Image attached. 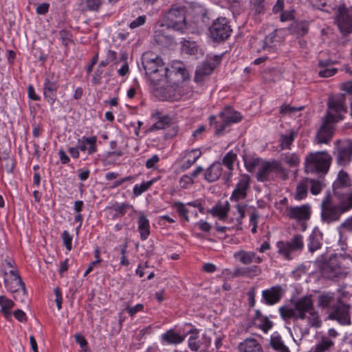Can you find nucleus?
<instances>
[{"mask_svg":"<svg viewBox=\"0 0 352 352\" xmlns=\"http://www.w3.org/2000/svg\"><path fill=\"white\" fill-rule=\"evenodd\" d=\"M154 180L152 179L146 182H142L140 185L136 184L133 189V194L135 196L140 195L142 193L147 190L151 186Z\"/></svg>","mask_w":352,"mask_h":352,"instance_id":"nucleus-43","label":"nucleus"},{"mask_svg":"<svg viewBox=\"0 0 352 352\" xmlns=\"http://www.w3.org/2000/svg\"><path fill=\"white\" fill-rule=\"evenodd\" d=\"M287 216L291 219L298 222L305 221L310 219L311 207L308 204L300 206H288L286 208Z\"/></svg>","mask_w":352,"mask_h":352,"instance_id":"nucleus-16","label":"nucleus"},{"mask_svg":"<svg viewBox=\"0 0 352 352\" xmlns=\"http://www.w3.org/2000/svg\"><path fill=\"white\" fill-rule=\"evenodd\" d=\"M333 344L334 342L331 339L322 337L321 341L316 345L315 349L309 352H325L333 346Z\"/></svg>","mask_w":352,"mask_h":352,"instance_id":"nucleus-33","label":"nucleus"},{"mask_svg":"<svg viewBox=\"0 0 352 352\" xmlns=\"http://www.w3.org/2000/svg\"><path fill=\"white\" fill-rule=\"evenodd\" d=\"M308 320L311 326L318 327L320 326V320L317 313L314 309L309 313Z\"/></svg>","mask_w":352,"mask_h":352,"instance_id":"nucleus-54","label":"nucleus"},{"mask_svg":"<svg viewBox=\"0 0 352 352\" xmlns=\"http://www.w3.org/2000/svg\"><path fill=\"white\" fill-rule=\"evenodd\" d=\"M160 161V157L157 155H154L152 157L148 159L146 162V167L147 168H155V164Z\"/></svg>","mask_w":352,"mask_h":352,"instance_id":"nucleus-60","label":"nucleus"},{"mask_svg":"<svg viewBox=\"0 0 352 352\" xmlns=\"http://www.w3.org/2000/svg\"><path fill=\"white\" fill-rule=\"evenodd\" d=\"M294 10H286L281 13L280 14V21H292L294 19Z\"/></svg>","mask_w":352,"mask_h":352,"instance_id":"nucleus-58","label":"nucleus"},{"mask_svg":"<svg viewBox=\"0 0 352 352\" xmlns=\"http://www.w3.org/2000/svg\"><path fill=\"white\" fill-rule=\"evenodd\" d=\"M334 122H336V119L333 115L329 113L325 116L322 124L316 136V141L318 144H328L331 140L334 133L333 126Z\"/></svg>","mask_w":352,"mask_h":352,"instance_id":"nucleus-9","label":"nucleus"},{"mask_svg":"<svg viewBox=\"0 0 352 352\" xmlns=\"http://www.w3.org/2000/svg\"><path fill=\"white\" fill-rule=\"evenodd\" d=\"M349 182V177L346 173L340 171L338 174V182L333 184V187L340 184L342 186H347Z\"/></svg>","mask_w":352,"mask_h":352,"instance_id":"nucleus-49","label":"nucleus"},{"mask_svg":"<svg viewBox=\"0 0 352 352\" xmlns=\"http://www.w3.org/2000/svg\"><path fill=\"white\" fill-rule=\"evenodd\" d=\"M232 32L230 22L226 17H219L214 20L209 28L211 38L216 42L227 40Z\"/></svg>","mask_w":352,"mask_h":352,"instance_id":"nucleus-5","label":"nucleus"},{"mask_svg":"<svg viewBox=\"0 0 352 352\" xmlns=\"http://www.w3.org/2000/svg\"><path fill=\"white\" fill-rule=\"evenodd\" d=\"M308 248L311 252H314L321 248L320 239L316 234H311L309 236Z\"/></svg>","mask_w":352,"mask_h":352,"instance_id":"nucleus-41","label":"nucleus"},{"mask_svg":"<svg viewBox=\"0 0 352 352\" xmlns=\"http://www.w3.org/2000/svg\"><path fill=\"white\" fill-rule=\"evenodd\" d=\"M236 160V154L232 151H230L223 157V164L225 165L228 170L232 171L233 170V164L234 161Z\"/></svg>","mask_w":352,"mask_h":352,"instance_id":"nucleus-39","label":"nucleus"},{"mask_svg":"<svg viewBox=\"0 0 352 352\" xmlns=\"http://www.w3.org/2000/svg\"><path fill=\"white\" fill-rule=\"evenodd\" d=\"M337 72V69L332 68L328 69L324 68V69L319 72V76L322 78H327L333 76Z\"/></svg>","mask_w":352,"mask_h":352,"instance_id":"nucleus-63","label":"nucleus"},{"mask_svg":"<svg viewBox=\"0 0 352 352\" xmlns=\"http://www.w3.org/2000/svg\"><path fill=\"white\" fill-rule=\"evenodd\" d=\"M163 341L167 344H179L184 340L185 337L175 332L173 330H168L162 336Z\"/></svg>","mask_w":352,"mask_h":352,"instance_id":"nucleus-30","label":"nucleus"},{"mask_svg":"<svg viewBox=\"0 0 352 352\" xmlns=\"http://www.w3.org/2000/svg\"><path fill=\"white\" fill-rule=\"evenodd\" d=\"M277 36V30H274L272 32L265 36L264 40V44L263 46V49L272 47V43L275 41V38Z\"/></svg>","mask_w":352,"mask_h":352,"instance_id":"nucleus-50","label":"nucleus"},{"mask_svg":"<svg viewBox=\"0 0 352 352\" xmlns=\"http://www.w3.org/2000/svg\"><path fill=\"white\" fill-rule=\"evenodd\" d=\"M240 352H263V349L256 340L248 338L239 345Z\"/></svg>","mask_w":352,"mask_h":352,"instance_id":"nucleus-26","label":"nucleus"},{"mask_svg":"<svg viewBox=\"0 0 352 352\" xmlns=\"http://www.w3.org/2000/svg\"><path fill=\"white\" fill-rule=\"evenodd\" d=\"M327 106L328 111L326 115L329 113L333 115L336 119V122L342 120L344 118L342 113L347 111L345 95L341 94L329 97Z\"/></svg>","mask_w":352,"mask_h":352,"instance_id":"nucleus-8","label":"nucleus"},{"mask_svg":"<svg viewBox=\"0 0 352 352\" xmlns=\"http://www.w3.org/2000/svg\"><path fill=\"white\" fill-rule=\"evenodd\" d=\"M294 305L298 318L301 320H304L306 314L314 309L313 300L310 296H303L297 299Z\"/></svg>","mask_w":352,"mask_h":352,"instance_id":"nucleus-17","label":"nucleus"},{"mask_svg":"<svg viewBox=\"0 0 352 352\" xmlns=\"http://www.w3.org/2000/svg\"><path fill=\"white\" fill-rule=\"evenodd\" d=\"M220 117L223 122L228 123H236L241 120L242 116L241 113L230 107H227L223 111L220 113Z\"/></svg>","mask_w":352,"mask_h":352,"instance_id":"nucleus-23","label":"nucleus"},{"mask_svg":"<svg viewBox=\"0 0 352 352\" xmlns=\"http://www.w3.org/2000/svg\"><path fill=\"white\" fill-rule=\"evenodd\" d=\"M87 6L90 10H98L101 4V0H87Z\"/></svg>","mask_w":352,"mask_h":352,"instance_id":"nucleus-62","label":"nucleus"},{"mask_svg":"<svg viewBox=\"0 0 352 352\" xmlns=\"http://www.w3.org/2000/svg\"><path fill=\"white\" fill-rule=\"evenodd\" d=\"M283 296V290L280 285L273 286L262 292L263 302L268 305L278 302Z\"/></svg>","mask_w":352,"mask_h":352,"instance_id":"nucleus-18","label":"nucleus"},{"mask_svg":"<svg viewBox=\"0 0 352 352\" xmlns=\"http://www.w3.org/2000/svg\"><path fill=\"white\" fill-rule=\"evenodd\" d=\"M284 171L285 170L280 163L277 161L263 162L258 167L256 179L258 182H262L269 181L272 173L278 174L284 173Z\"/></svg>","mask_w":352,"mask_h":352,"instance_id":"nucleus-10","label":"nucleus"},{"mask_svg":"<svg viewBox=\"0 0 352 352\" xmlns=\"http://www.w3.org/2000/svg\"><path fill=\"white\" fill-rule=\"evenodd\" d=\"M333 155L337 164L346 166L352 160V140L349 139L338 140L334 142Z\"/></svg>","mask_w":352,"mask_h":352,"instance_id":"nucleus-4","label":"nucleus"},{"mask_svg":"<svg viewBox=\"0 0 352 352\" xmlns=\"http://www.w3.org/2000/svg\"><path fill=\"white\" fill-rule=\"evenodd\" d=\"M58 87L59 85L56 80H50L49 77L45 78L43 95L49 104H53L56 101Z\"/></svg>","mask_w":352,"mask_h":352,"instance_id":"nucleus-19","label":"nucleus"},{"mask_svg":"<svg viewBox=\"0 0 352 352\" xmlns=\"http://www.w3.org/2000/svg\"><path fill=\"white\" fill-rule=\"evenodd\" d=\"M285 160L290 166H296L300 162L299 157L296 153L286 155Z\"/></svg>","mask_w":352,"mask_h":352,"instance_id":"nucleus-51","label":"nucleus"},{"mask_svg":"<svg viewBox=\"0 0 352 352\" xmlns=\"http://www.w3.org/2000/svg\"><path fill=\"white\" fill-rule=\"evenodd\" d=\"M182 50L189 54H195L197 52V45L195 42L184 40L182 42Z\"/></svg>","mask_w":352,"mask_h":352,"instance_id":"nucleus-44","label":"nucleus"},{"mask_svg":"<svg viewBox=\"0 0 352 352\" xmlns=\"http://www.w3.org/2000/svg\"><path fill=\"white\" fill-rule=\"evenodd\" d=\"M350 309L351 305L344 303L339 298L337 302L333 305L329 318L338 321L342 325H350L351 324Z\"/></svg>","mask_w":352,"mask_h":352,"instance_id":"nucleus-7","label":"nucleus"},{"mask_svg":"<svg viewBox=\"0 0 352 352\" xmlns=\"http://www.w3.org/2000/svg\"><path fill=\"white\" fill-rule=\"evenodd\" d=\"M261 274V269L257 265L246 267H239L234 270V276H246L252 278Z\"/></svg>","mask_w":352,"mask_h":352,"instance_id":"nucleus-25","label":"nucleus"},{"mask_svg":"<svg viewBox=\"0 0 352 352\" xmlns=\"http://www.w3.org/2000/svg\"><path fill=\"white\" fill-rule=\"evenodd\" d=\"M0 305L1 307V312L6 318L11 316L10 309L14 307V302L7 298L4 296H0Z\"/></svg>","mask_w":352,"mask_h":352,"instance_id":"nucleus-32","label":"nucleus"},{"mask_svg":"<svg viewBox=\"0 0 352 352\" xmlns=\"http://www.w3.org/2000/svg\"><path fill=\"white\" fill-rule=\"evenodd\" d=\"M10 274L13 277L12 283H14V285H12L9 287L11 289V292H18L21 289L23 295L25 296L26 294L25 285L22 281L19 273L12 270L10 271Z\"/></svg>","mask_w":352,"mask_h":352,"instance_id":"nucleus-28","label":"nucleus"},{"mask_svg":"<svg viewBox=\"0 0 352 352\" xmlns=\"http://www.w3.org/2000/svg\"><path fill=\"white\" fill-rule=\"evenodd\" d=\"M262 323L261 324V329L267 332L269 329L272 327V322L269 320L267 316L262 317V320H261Z\"/></svg>","mask_w":352,"mask_h":352,"instance_id":"nucleus-61","label":"nucleus"},{"mask_svg":"<svg viewBox=\"0 0 352 352\" xmlns=\"http://www.w3.org/2000/svg\"><path fill=\"white\" fill-rule=\"evenodd\" d=\"M190 336L188 340V347L192 351H204L210 345L211 340L206 335H203L200 339L197 329H192L188 332Z\"/></svg>","mask_w":352,"mask_h":352,"instance_id":"nucleus-14","label":"nucleus"},{"mask_svg":"<svg viewBox=\"0 0 352 352\" xmlns=\"http://www.w3.org/2000/svg\"><path fill=\"white\" fill-rule=\"evenodd\" d=\"M289 244L290 245L292 250H301L304 247L302 236L300 234L294 236L291 241H289Z\"/></svg>","mask_w":352,"mask_h":352,"instance_id":"nucleus-37","label":"nucleus"},{"mask_svg":"<svg viewBox=\"0 0 352 352\" xmlns=\"http://www.w3.org/2000/svg\"><path fill=\"white\" fill-rule=\"evenodd\" d=\"M188 78V72L181 63H175L167 67L166 82L168 84L180 86Z\"/></svg>","mask_w":352,"mask_h":352,"instance_id":"nucleus-11","label":"nucleus"},{"mask_svg":"<svg viewBox=\"0 0 352 352\" xmlns=\"http://www.w3.org/2000/svg\"><path fill=\"white\" fill-rule=\"evenodd\" d=\"M295 133L294 131H291L289 135H280V146L282 149L289 148L291 144L294 140Z\"/></svg>","mask_w":352,"mask_h":352,"instance_id":"nucleus-38","label":"nucleus"},{"mask_svg":"<svg viewBox=\"0 0 352 352\" xmlns=\"http://www.w3.org/2000/svg\"><path fill=\"white\" fill-rule=\"evenodd\" d=\"M309 30V23L307 21H294L289 27L290 33L297 36H305L308 34Z\"/></svg>","mask_w":352,"mask_h":352,"instance_id":"nucleus-21","label":"nucleus"},{"mask_svg":"<svg viewBox=\"0 0 352 352\" xmlns=\"http://www.w3.org/2000/svg\"><path fill=\"white\" fill-rule=\"evenodd\" d=\"M143 308L144 306L142 304H138L133 307L127 306L125 309L129 314V315L133 317L136 313L142 311Z\"/></svg>","mask_w":352,"mask_h":352,"instance_id":"nucleus-59","label":"nucleus"},{"mask_svg":"<svg viewBox=\"0 0 352 352\" xmlns=\"http://www.w3.org/2000/svg\"><path fill=\"white\" fill-rule=\"evenodd\" d=\"M334 300L333 295L332 294H323L319 296L318 305L324 309L330 307L331 303Z\"/></svg>","mask_w":352,"mask_h":352,"instance_id":"nucleus-40","label":"nucleus"},{"mask_svg":"<svg viewBox=\"0 0 352 352\" xmlns=\"http://www.w3.org/2000/svg\"><path fill=\"white\" fill-rule=\"evenodd\" d=\"M142 65L145 71L146 75L152 74V78L156 80L154 72H164V63L162 59L152 52H145L142 56Z\"/></svg>","mask_w":352,"mask_h":352,"instance_id":"nucleus-6","label":"nucleus"},{"mask_svg":"<svg viewBox=\"0 0 352 352\" xmlns=\"http://www.w3.org/2000/svg\"><path fill=\"white\" fill-rule=\"evenodd\" d=\"M230 204L226 201L225 204H217L212 208L210 210L211 214L214 217H217L220 220L224 219L229 212Z\"/></svg>","mask_w":352,"mask_h":352,"instance_id":"nucleus-29","label":"nucleus"},{"mask_svg":"<svg viewBox=\"0 0 352 352\" xmlns=\"http://www.w3.org/2000/svg\"><path fill=\"white\" fill-rule=\"evenodd\" d=\"M138 224L141 239L142 241L147 239L150 234V223L148 219L144 214H140Z\"/></svg>","mask_w":352,"mask_h":352,"instance_id":"nucleus-27","label":"nucleus"},{"mask_svg":"<svg viewBox=\"0 0 352 352\" xmlns=\"http://www.w3.org/2000/svg\"><path fill=\"white\" fill-rule=\"evenodd\" d=\"M230 124L228 123H226L225 122H223L221 123L219 122H215L214 123V129H215V135H221L226 128L229 126Z\"/></svg>","mask_w":352,"mask_h":352,"instance_id":"nucleus-57","label":"nucleus"},{"mask_svg":"<svg viewBox=\"0 0 352 352\" xmlns=\"http://www.w3.org/2000/svg\"><path fill=\"white\" fill-rule=\"evenodd\" d=\"M162 28V29L155 30L154 38L157 43L160 45H166L172 41L173 38L171 36L165 34L164 30V28Z\"/></svg>","mask_w":352,"mask_h":352,"instance_id":"nucleus-34","label":"nucleus"},{"mask_svg":"<svg viewBox=\"0 0 352 352\" xmlns=\"http://www.w3.org/2000/svg\"><path fill=\"white\" fill-rule=\"evenodd\" d=\"M215 67L216 65L214 63L208 61L204 62L201 67L196 69L195 81L197 82L202 81L204 77L210 75Z\"/></svg>","mask_w":352,"mask_h":352,"instance_id":"nucleus-24","label":"nucleus"},{"mask_svg":"<svg viewBox=\"0 0 352 352\" xmlns=\"http://www.w3.org/2000/svg\"><path fill=\"white\" fill-rule=\"evenodd\" d=\"M146 16L145 15L139 16L129 24L131 29H135L143 25L146 23Z\"/></svg>","mask_w":352,"mask_h":352,"instance_id":"nucleus-55","label":"nucleus"},{"mask_svg":"<svg viewBox=\"0 0 352 352\" xmlns=\"http://www.w3.org/2000/svg\"><path fill=\"white\" fill-rule=\"evenodd\" d=\"M270 344L278 352H290L289 348L284 344L281 337L278 335L271 337Z\"/></svg>","mask_w":352,"mask_h":352,"instance_id":"nucleus-31","label":"nucleus"},{"mask_svg":"<svg viewBox=\"0 0 352 352\" xmlns=\"http://www.w3.org/2000/svg\"><path fill=\"white\" fill-rule=\"evenodd\" d=\"M155 94L162 100L177 101L183 96L184 91L182 87L168 83L166 87L156 88Z\"/></svg>","mask_w":352,"mask_h":352,"instance_id":"nucleus-12","label":"nucleus"},{"mask_svg":"<svg viewBox=\"0 0 352 352\" xmlns=\"http://www.w3.org/2000/svg\"><path fill=\"white\" fill-rule=\"evenodd\" d=\"M304 109V107H292L289 104H283L280 108V113L283 115H285V114H290V113H294L297 111H301Z\"/></svg>","mask_w":352,"mask_h":352,"instance_id":"nucleus-48","label":"nucleus"},{"mask_svg":"<svg viewBox=\"0 0 352 352\" xmlns=\"http://www.w3.org/2000/svg\"><path fill=\"white\" fill-rule=\"evenodd\" d=\"M131 208H132L133 206L126 203H122L121 204H116L112 206L113 210L119 213L120 216L124 215L126 212V210Z\"/></svg>","mask_w":352,"mask_h":352,"instance_id":"nucleus-47","label":"nucleus"},{"mask_svg":"<svg viewBox=\"0 0 352 352\" xmlns=\"http://www.w3.org/2000/svg\"><path fill=\"white\" fill-rule=\"evenodd\" d=\"M180 217L184 218L186 221H189L188 216V210L186 208L185 205L181 202H176L174 204Z\"/></svg>","mask_w":352,"mask_h":352,"instance_id":"nucleus-45","label":"nucleus"},{"mask_svg":"<svg viewBox=\"0 0 352 352\" xmlns=\"http://www.w3.org/2000/svg\"><path fill=\"white\" fill-rule=\"evenodd\" d=\"M276 246L278 254L283 255L287 260H290V252H293L289 244V241H280L277 242Z\"/></svg>","mask_w":352,"mask_h":352,"instance_id":"nucleus-35","label":"nucleus"},{"mask_svg":"<svg viewBox=\"0 0 352 352\" xmlns=\"http://www.w3.org/2000/svg\"><path fill=\"white\" fill-rule=\"evenodd\" d=\"M85 141L87 142V144H89V148H87L88 153L92 154L96 151V140L97 138L96 136L85 138Z\"/></svg>","mask_w":352,"mask_h":352,"instance_id":"nucleus-56","label":"nucleus"},{"mask_svg":"<svg viewBox=\"0 0 352 352\" xmlns=\"http://www.w3.org/2000/svg\"><path fill=\"white\" fill-rule=\"evenodd\" d=\"M336 20L341 32H352V8H347L345 6H339Z\"/></svg>","mask_w":352,"mask_h":352,"instance_id":"nucleus-13","label":"nucleus"},{"mask_svg":"<svg viewBox=\"0 0 352 352\" xmlns=\"http://www.w3.org/2000/svg\"><path fill=\"white\" fill-rule=\"evenodd\" d=\"M222 170V164L219 162H216L207 168L204 174V178L208 182H215L221 177Z\"/></svg>","mask_w":352,"mask_h":352,"instance_id":"nucleus-22","label":"nucleus"},{"mask_svg":"<svg viewBox=\"0 0 352 352\" xmlns=\"http://www.w3.org/2000/svg\"><path fill=\"white\" fill-rule=\"evenodd\" d=\"M331 160L332 157L327 151L311 152L305 157V172L324 175L329 170Z\"/></svg>","mask_w":352,"mask_h":352,"instance_id":"nucleus-2","label":"nucleus"},{"mask_svg":"<svg viewBox=\"0 0 352 352\" xmlns=\"http://www.w3.org/2000/svg\"><path fill=\"white\" fill-rule=\"evenodd\" d=\"M307 195V186L303 183H300L296 187V191L295 194V199L297 200H302L305 199Z\"/></svg>","mask_w":352,"mask_h":352,"instance_id":"nucleus-46","label":"nucleus"},{"mask_svg":"<svg viewBox=\"0 0 352 352\" xmlns=\"http://www.w3.org/2000/svg\"><path fill=\"white\" fill-rule=\"evenodd\" d=\"M279 312L283 320H287L288 319L298 320L297 315L294 307L290 308L287 306H283L279 308Z\"/></svg>","mask_w":352,"mask_h":352,"instance_id":"nucleus-36","label":"nucleus"},{"mask_svg":"<svg viewBox=\"0 0 352 352\" xmlns=\"http://www.w3.org/2000/svg\"><path fill=\"white\" fill-rule=\"evenodd\" d=\"M250 186V177L248 175H242L240 176L235 188L232 192L230 200L232 201L239 202L240 200L245 199L248 196V191Z\"/></svg>","mask_w":352,"mask_h":352,"instance_id":"nucleus-15","label":"nucleus"},{"mask_svg":"<svg viewBox=\"0 0 352 352\" xmlns=\"http://www.w3.org/2000/svg\"><path fill=\"white\" fill-rule=\"evenodd\" d=\"M352 208V193L349 194L346 199L335 204L330 195H327L321 204V219L322 221L330 223L339 220L342 214Z\"/></svg>","mask_w":352,"mask_h":352,"instance_id":"nucleus-1","label":"nucleus"},{"mask_svg":"<svg viewBox=\"0 0 352 352\" xmlns=\"http://www.w3.org/2000/svg\"><path fill=\"white\" fill-rule=\"evenodd\" d=\"M236 208L237 212L239 213V217L236 218V221L239 225H241L242 220L245 217V209L247 208V205L238 204L236 206Z\"/></svg>","mask_w":352,"mask_h":352,"instance_id":"nucleus-53","label":"nucleus"},{"mask_svg":"<svg viewBox=\"0 0 352 352\" xmlns=\"http://www.w3.org/2000/svg\"><path fill=\"white\" fill-rule=\"evenodd\" d=\"M62 239L66 249L67 250H71L72 247V236L67 230L63 231L62 233Z\"/></svg>","mask_w":352,"mask_h":352,"instance_id":"nucleus-52","label":"nucleus"},{"mask_svg":"<svg viewBox=\"0 0 352 352\" xmlns=\"http://www.w3.org/2000/svg\"><path fill=\"white\" fill-rule=\"evenodd\" d=\"M234 257L244 265H250L252 263H261L262 262L261 258L254 252L240 250L234 253Z\"/></svg>","mask_w":352,"mask_h":352,"instance_id":"nucleus-20","label":"nucleus"},{"mask_svg":"<svg viewBox=\"0 0 352 352\" xmlns=\"http://www.w3.org/2000/svg\"><path fill=\"white\" fill-rule=\"evenodd\" d=\"M186 8L174 5L163 16L161 28L183 31L186 29Z\"/></svg>","mask_w":352,"mask_h":352,"instance_id":"nucleus-3","label":"nucleus"},{"mask_svg":"<svg viewBox=\"0 0 352 352\" xmlns=\"http://www.w3.org/2000/svg\"><path fill=\"white\" fill-rule=\"evenodd\" d=\"M164 74H161V72H154L156 80H154L152 78V74L148 76V79L153 85H157L160 82L165 81L166 82L167 78V67H164Z\"/></svg>","mask_w":352,"mask_h":352,"instance_id":"nucleus-42","label":"nucleus"},{"mask_svg":"<svg viewBox=\"0 0 352 352\" xmlns=\"http://www.w3.org/2000/svg\"><path fill=\"white\" fill-rule=\"evenodd\" d=\"M102 74L103 70L99 67L95 71L92 78V82L94 85H99L101 82Z\"/></svg>","mask_w":352,"mask_h":352,"instance_id":"nucleus-64","label":"nucleus"}]
</instances>
